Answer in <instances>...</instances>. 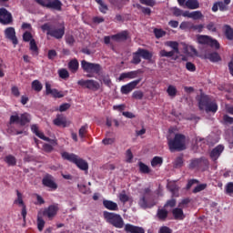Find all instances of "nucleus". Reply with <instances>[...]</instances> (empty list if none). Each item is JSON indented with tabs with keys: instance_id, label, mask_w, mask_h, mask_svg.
I'll return each instance as SVG.
<instances>
[{
	"instance_id": "nucleus-50",
	"label": "nucleus",
	"mask_w": 233,
	"mask_h": 233,
	"mask_svg": "<svg viewBox=\"0 0 233 233\" xmlns=\"http://www.w3.org/2000/svg\"><path fill=\"white\" fill-rule=\"evenodd\" d=\"M133 159H134V154H132V150L127 149L126 151V161H127V163H132Z\"/></svg>"
},
{
	"instance_id": "nucleus-18",
	"label": "nucleus",
	"mask_w": 233,
	"mask_h": 233,
	"mask_svg": "<svg viewBox=\"0 0 233 233\" xmlns=\"http://www.w3.org/2000/svg\"><path fill=\"white\" fill-rule=\"evenodd\" d=\"M201 165H205L206 167H208V160L206 158H195L191 160L189 164V168H199Z\"/></svg>"
},
{
	"instance_id": "nucleus-23",
	"label": "nucleus",
	"mask_w": 233,
	"mask_h": 233,
	"mask_svg": "<svg viewBox=\"0 0 233 233\" xmlns=\"http://www.w3.org/2000/svg\"><path fill=\"white\" fill-rule=\"evenodd\" d=\"M6 39L12 41L15 46L18 45L19 41L17 40V36H15V30H5V31Z\"/></svg>"
},
{
	"instance_id": "nucleus-13",
	"label": "nucleus",
	"mask_w": 233,
	"mask_h": 233,
	"mask_svg": "<svg viewBox=\"0 0 233 233\" xmlns=\"http://www.w3.org/2000/svg\"><path fill=\"white\" fill-rule=\"evenodd\" d=\"M46 96H52L55 99H61L65 96V93L56 88L52 89V86L49 83H46Z\"/></svg>"
},
{
	"instance_id": "nucleus-58",
	"label": "nucleus",
	"mask_w": 233,
	"mask_h": 233,
	"mask_svg": "<svg viewBox=\"0 0 233 233\" xmlns=\"http://www.w3.org/2000/svg\"><path fill=\"white\" fill-rule=\"evenodd\" d=\"M102 81H103L104 85H106V86L110 87L112 85V80L110 79V76H104L102 77Z\"/></svg>"
},
{
	"instance_id": "nucleus-32",
	"label": "nucleus",
	"mask_w": 233,
	"mask_h": 233,
	"mask_svg": "<svg viewBox=\"0 0 233 233\" xmlns=\"http://www.w3.org/2000/svg\"><path fill=\"white\" fill-rule=\"evenodd\" d=\"M186 6L189 8V10H197V8H199V2L198 0H187Z\"/></svg>"
},
{
	"instance_id": "nucleus-15",
	"label": "nucleus",
	"mask_w": 233,
	"mask_h": 233,
	"mask_svg": "<svg viewBox=\"0 0 233 233\" xmlns=\"http://www.w3.org/2000/svg\"><path fill=\"white\" fill-rule=\"evenodd\" d=\"M42 184L44 187L51 188V190H57V184L54 181V177L50 174H47L43 177Z\"/></svg>"
},
{
	"instance_id": "nucleus-42",
	"label": "nucleus",
	"mask_w": 233,
	"mask_h": 233,
	"mask_svg": "<svg viewBox=\"0 0 233 233\" xmlns=\"http://www.w3.org/2000/svg\"><path fill=\"white\" fill-rule=\"evenodd\" d=\"M173 167L174 168H181V167H183V157H177L174 163H173Z\"/></svg>"
},
{
	"instance_id": "nucleus-48",
	"label": "nucleus",
	"mask_w": 233,
	"mask_h": 233,
	"mask_svg": "<svg viewBox=\"0 0 233 233\" xmlns=\"http://www.w3.org/2000/svg\"><path fill=\"white\" fill-rule=\"evenodd\" d=\"M176 53L174 51H167V50H161L160 51V56L161 57H174V55Z\"/></svg>"
},
{
	"instance_id": "nucleus-8",
	"label": "nucleus",
	"mask_w": 233,
	"mask_h": 233,
	"mask_svg": "<svg viewBox=\"0 0 233 233\" xmlns=\"http://www.w3.org/2000/svg\"><path fill=\"white\" fill-rule=\"evenodd\" d=\"M197 41L199 43V45H208L211 48H214L215 50H219L220 45L218 40L213 39L212 37L208 35H198Z\"/></svg>"
},
{
	"instance_id": "nucleus-29",
	"label": "nucleus",
	"mask_w": 233,
	"mask_h": 233,
	"mask_svg": "<svg viewBox=\"0 0 233 233\" xmlns=\"http://www.w3.org/2000/svg\"><path fill=\"white\" fill-rule=\"evenodd\" d=\"M68 68L69 70L73 73L76 74V72H77V70H79V62L77 61V59H72L69 63H68Z\"/></svg>"
},
{
	"instance_id": "nucleus-57",
	"label": "nucleus",
	"mask_w": 233,
	"mask_h": 233,
	"mask_svg": "<svg viewBox=\"0 0 233 233\" xmlns=\"http://www.w3.org/2000/svg\"><path fill=\"white\" fill-rule=\"evenodd\" d=\"M48 59H56L57 57V52L55 49H50L47 53Z\"/></svg>"
},
{
	"instance_id": "nucleus-3",
	"label": "nucleus",
	"mask_w": 233,
	"mask_h": 233,
	"mask_svg": "<svg viewBox=\"0 0 233 233\" xmlns=\"http://www.w3.org/2000/svg\"><path fill=\"white\" fill-rule=\"evenodd\" d=\"M103 218L106 223L115 227V228H123L125 227V220H123V217L121 215L110 212L104 211Z\"/></svg>"
},
{
	"instance_id": "nucleus-26",
	"label": "nucleus",
	"mask_w": 233,
	"mask_h": 233,
	"mask_svg": "<svg viewBox=\"0 0 233 233\" xmlns=\"http://www.w3.org/2000/svg\"><path fill=\"white\" fill-rule=\"evenodd\" d=\"M46 35L56 39H62L63 35H65V30H47Z\"/></svg>"
},
{
	"instance_id": "nucleus-61",
	"label": "nucleus",
	"mask_w": 233,
	"mask_h": 233,
	"mask_svg": "<svg viewBox=\"0 0 233 233\" xmlns=\"http://www.w3.org/2000/svg\"><path fill=\"white\" fill-rule=\"evenodd\" d=\"M144 94L142 93V91H134L132 97L134 99H143Z\"/></svg>"
},
{
	"instance_id": "nucleus-2",
	"label": "nucleus",
	"mask_w": 233,
	"mask_h": 233,
	"mask_svg": "<svg viewBox=\"0 0 233 233\" xmlns=\"http://www.w3.org/2000/svg\"><path fill=\"white\" fill-rule=\"evenodd\" d=\"M187 137L183 134H176L174 138L167 141L170 152H181L187 149L186 146Z\"/></svg>"
},
{
	"instance_id": "nucleus-43",
	"label": "nucleus",
	"mask_w": 233,
	"mask_h": 233,
	"mask_svg": "<svg viewBox=\"0 0 233 233\" xmlns=\"http://www.w3.org/2000/svg\"><path fill=\"white\" fill-rule=\"evenodd\" d=\"M203 17V13L201 11H193L190 15V19H194L195 21H198V19H201Z\"/></svg>"
},
{
	"instance_id": "nucleus-1",
	"label": "nucleus",
	"mask_w": 233,
	"mask_h": 233,
	"mask_svg": "<svg viewBox=\"0 0 233 233\" xmlns=\"http://www.w3.org/2000/svg\"><path fill=\"white\" fill-rule=\"evenodd\" d=\"M138 205L141 208H152L157 205L156 196L150 187H145L140 191Z\"/></svg>"
},
{
	"instance_id": "nucleus-56",
	"label": "nucleus",
	"mask_w": 233,
	"mask_h": 233,
	"mask_svg": "<svg viewBox=\"0 0 233 233\" xmlns=\"http://www.w3.org/2000/svg\"><path fill=\"white\" fill-rule=\"evenodd\" d=\"M226 194L232 196L233 194V182H228L226 186Z\"/></svg>"
},
{
	"instance_id": "nucleus-60",
	"label": "nucleus",
	"mask_w": 233,
	"mask_h": 233,
	"mask_svg": "<svg viewBox=\"0 0 233 233\" xmlns=\"http://www.w3.org/2000/svg\"><path fill=\"white\" fill-rule=\"evenodd\" d=\"M158 233H172V228L167 226H162L159 228Z\"/></svg>"
},
{
	"instance_id": "nucleus-21",
	"label": "nucleus",
	"mask_w": 233,
	"mask_h": 233,
	"mask_svg": "<svg viewBox=\"0 0 233 233\" xmlns=\"http://www.w3.org/2000/svg\"><path fill=\"white\" fill-rule=\"evenodd\" d=\"M172 214H173L174 219L178 221H183V219H185L186 218L185 213L183 212V208H173Z\"/></svg>"
},
{
	"instance_id": "nucleus-64",
	"label": "nucleus",
	"mask_w": 233,
	"mask_h": 233,
	"mask_svg": "<svg viewBox=\"0 0 233 233\" xmlns=\"http://www.w3.org/2000/svg\"><path fill=\"white\" fill-rule=\"evenodd\" d=\"M225 35H226L227 39H228L229 41H232L233 40V30H226Z\"/></svg>"
},
{
	"instance_id": "nucleus-44",
	"label": "nucleus",
	"mask_w": 233,
	"mask_h": 233,
	"mask_svg": "<svg viewBox=\"0 0 233 233\" xmlns=\"http://www.w3.org/2000/svg\"><path fill=\"white\" fill-rule=\"evenodd\" d=\"M177 203V201L176 200V198H171L166 202V204L164 205V208H174Z\"/></svg>"
},
{
	"instance_id": "nucleus-7",
	"label": "nucleus",
	"mask_w": 233,
	"mask_h": 233,
	"mask_svg": "<svg viewBox=\"0 0 233 233\" xmlns=\"http://www.w3.org/2000/svg\"><path fill=\"white\" fill-rule=\"evenodd\" d=\"M77 85L82 86V88H87V90H91L92 92H97V90L101 88V84L94 79H80L77 81Z\"/></svg>"
},
{
	"instance_id": "nucleus-22",
	"label": "nucleus",
	"mask_w": 233,
	"mask_h": 233,
	"mask_svg": "<svg viewBox=\"0 0 233 233\" xmlns=\"http://www.w3.org/2000/svg\"><path fill=\"white\" fill-rule=\"evenodd\" d=\"M205 59H208L211 61V63H218V61H221V56L218 52L213 53H206L204 55Z\"/></svg>"
},
{
	"instance_id": "nucleus-20",
	"label": "nucleus",
	"mask_w": 233,
	"mask_h": 233,
	"mask_svg": "<svg viewBox=\"0 0 233 233\" xmlns=\"http://www.w3.org/2000/svg\"><path fill=\"white\" fill-rule=\"evenodd\" d=\"M103 207H105L106 210H111L115 212H117V210H119V206H117V203L108 199L103 200Z\"/></svg>"
},
{
	"instance_id": "nucleus-40",
	"label": "nucleus",
	"mask_w": 233,
	"mask_h": 233,
	"mask_svg": "<svg viewBox=\"0 0 233 233\" xmlns=\"http://www.w3.org/2000/svg\"><path fill=\"white\" fill-rule=\"evenodd\" d=\"M36 223H37V228H38L39 232H43V229L45 228V223H46L45 219H43V217L38 215Z\"/></svg>"
},
{
	"instance_id": "nucleus-35",
	"label": "nucleus",
	"mask_w": 233,
	"mask_h": 233,
	"mask_svg": "<svg viewBox=\"0 0 233 233\" xmlns=\"http://www.w3.org/2000/svg\"><path fill=\"white\" fill-rule=\"evenodd\" d=\"M167 94L169 97H176V96H177V88L173 85H169L167 89Z\"/></svg>"
},
{
	"instance_id": "nucleus-28",
	"label": "nucleus",
	"mask_w": 233,
	"mask_h": 233,
	"mask_svg": "<svg viewBox=\"0 0 233 233\" xmlns=\"http://www.w3.org/2000/svg\"><path fill=\"white\" fill-rule=\"evenodd\" d=\"M12 125H20V116L17 112H15L9 118L8 128H12Z\"/></svg>"
},
{
	"instance_id": "nucleus-5",
	"label": "nucleus",
	"mask_w": 233,
	"mask_h": 233,
	"mask_svg": "<svg viewBox=\"0 0 233 233\" xmlns=\"http://www.w3.org/2000/svg\"><path fill=\"white\" fill-rule=\"evenodd\" d=\"M141 57L146 59V61H151L153 57L152 52L139 47L137 52L133 53L132 65H139Z\"/></svg>"
},
{
	"instance_id": "nucleus-31",
	"label": "nucleus",
	"mask_w": 233,
	"mask_h": 233,
	"mask_svg": "<svg viewBox=\"0 0 233 233\" xmlns=\"http://www.w3.org/2000/svg\"><path fill=\"white\" fill-rule=\"evenodd\" d=\"M205 110L206 112H213V114H216V112H218V103L216 102V100H211V102L205 108Z\"/></svg>"
},
{
	"instance_id": "nucleus-14",
	"label": "nucleus",
	"mask_w": 233,
	"mask_h": 233,
	"mask_svg": "<svg viewBox=\"0 0 233 233\" xmlns=\"http://www.w3.org/2000/svg\"><path fill=\"white\" fill-rule=\"evenodd\" d=\"M59 212V207L57 205H50L47 208H45L43 211V216L48 218V219H54Z\"/></svg>"
},
{
	"instance_id": "nucleus-10",
	"label": "nucleus",
	"mask_w": 233,
	"mask_h": 233,
	"mask_svg": "<svg viewBox=\"0 0 233 233\" xmlns=\"http://www.w3.org/2000/svg\"><path fill=\"white\" fill-rule=\"evenodd\" d=\"M37 5L44 8H52L53 10H61L63 4L59 0H35Z\"/></svg>"
},
{
	"instance_id": "nucleus-6",
	"label": "nucleus",
	"mask_w": 233,
	"mask_h": 233,
	"mask_svg": "<svg viewBox=\"0 0 233 233\" xmlns=\"http://www.w3.org/2000/svg\"><path fill=\"white\" fill-rule=\"evenodd\" d=\"M81 68L84 72H86V74H100L102 70L101 65L91 63L86 60L81 61Z\"/></svg>"
},
{
	"instance_id": "nucleus-27",
	"label": "nucleus",
	"mask_w": 233,
	"mask_h": 233,
	"mask_svg": "<svg viewBox=\"0 0 233 233\" xmlns=\"http://www.w3.org/2000/svg\"><path fill=\"white\" fill-rule=\"evenodd\" d=\"M29 50L31 51L32 56H39V47H37V43L35 39H32L29 42Z\"/></svg>"
},
{
	"instance_id": "nucleus-19",
	"label": "nucleus",
	"mask_w": 233,
	"mask_h": 233,
	"mask_svg": "<svg viewBox=\"0 0 233 233\" xmlns=\"http://www.w3.org/2000/svg\"><path fill=\"white\" fill-rule=\"evenodd\" d=\"M125 232L128 233H145V228L132 224H126L124 228Z\"/></svg>"
},
{
	"instance_id": "nucleus-11",
	"label": "nucleus",
	"mask_w": 233,
	"mask_h": 233,
	"mask_svg": "<svg viewBox=\"0 0 233 233\" xmlns=\"http://www.w3.org/2000/svg\"><path fill=\"white\" fill-rule=\"evenodd\" d=\"M14 23V16L12 13L6 10V8H0V24L1 25H12Z\"/></svg>"
},
{
	"instance_id": "nucleus-39",
	"label": "nucleus",
	"mask_w": 233,
	"mask_h": 233,
	"mask_svg": "<svg viewBox=\"0 0 233 233\" xmlns=\"http://www.w3.org/2000/svg\"><path fill=\"white\" fill-rule=\"evenodd\" d=\"M138 167L141 174H150V167H148L147 164L143 162H138Z\"/></svg>"
},
{
	"instance_id": "nucleus-59",
	"label": "nucleus",
	"mask_w": 233,
	"mask_h": 233,
	"mask_svg": "<svg viewBox=\"0 0 233 233\" xmlns=\"http://www.w3.org/2000/svg\"><path fill=\"white\" fill-rule=\"evenodd\" d=\"M186 68L188 70V72H196V65H194L192 62H187Z\"/></svg>"
},
{
	"instance_id": "nucleus-34",
	"label": "nucleus",
	"mask_w": 233,
	"mask_h": 233,
	"mask_svg": "<svg viewBox=\"0 0 233 233\" xmlns=\"http://www.w3.org/2000/svg\"><path fill=\"white\" fill-rule=\"evenodd\" d=\"M31 88L35 90V92H41L43 90V84L39 80H34L31 83Z\"/></svg>"
},
{
	"instance_id": "nucleus-63",
	"label": "nucleus",
	"mask_w": 233,
	"mask_h": 233,
	"mask_svg": "<svg viewBox=\"0 0 233 233\" xmlns=\"http://www.w3.org/2000/svg\"><path fill=\"white\" fill-rule=\"evenodd\" d=\"M68 108H70V104L64 103V104L60 105L59 111L60 112H66V110H68Z\"/></svg>"
},
{
	"instance_id": "nucleus-41",
	"label": "nucleus",
	"mask_w": 233,
	"mask_h": 233,
	"mask_svg": "<svg viewBox=\"0 0 233 233\" xmlns=\"http://www.w3.org/2000/svg\"><path fill=\"white\" fill-rule=\"evenodd\" d=\"M88 132V124H86L82 126L78 131V136L81 137V139H84L85 136H86V133Z\"/></svg>"
},
{
	"instance_id": "nucleus-25",
	"label": "nucleus",
	"mask_w": 233,
	"mask_h": 233,
	"mask_svg": "<svg viewBox=\"0 0 233 233\" xmlns=\"http://www.w3.org/2000/svg\"><path fill=\"white\" fill-rule=\"evenodd\" d=\"M156 216L158 221H165L168 218V210L165 208H158Z\"/></svg>"
},
{
	"instance_id": "nucleus-33",
	"label": "nucleus",
	"mask_w": 233,
	"mask_h": 233,
	"mask_svg": "<svg viewBox=\"0 0 233 233\" xmlns=\"http://www.w3.org/2000/svg\"><path fill=\"white\" fill-rule=\"evenodd\" d=\"M30 114L23 113L20 116V127H25L27 123H30Z\"/></svg>"
},
{
	"instance_id": "nucleus-36",
	"label": "nucleus",
	"mask_w": 233,
	"mask_h": 233,
	"mask_svg": "<svg viewBox=\"0 0 233 233\" xmlns=\"http://www.w3.org/2000/svg\"><path fill=\"white\" fill-rule=\"evenodd\" d=\"M16 199H15L14 204L15 205H19V207H25V201L23 200V194L19 191L16 190Z\"/></svg>"
},
{
	"instance_id": "nucleus-53",
	"label": "nucleus",
	"mask_w": 233,
	"mask_h": 233,
	"mask_svg": "<svg viewBox=\"0 0 233 233\" xmlns=\"http://www.w3.org/2000/svg\"><path fill=\"white\" fill-rule=\"evenodd\" d=\"M141 5H146V6H156V0H139Z\"/></svg>"
},
{
	"instance_id": "nucleus-49",
	"label": "nucleus",
	"mask_w": 233,
	"mask_h": 233,
	"mask_svg": "<svg viewBox=\"0 0 233 233\" xmlns=\"http://www.w3.org/2000/svg\"><path fill=\"white\" fill-rule=\"evenodd\" d=\"M32 39H34L32 36V33L25 31L23 35V41H25V43H30Z\"/></svg>"
},
{
	"instance_id": "nucleus-45",
	"label": "nucleus",
	"mask_w": 233,
	"mask_h": 233,
	"mask_svg": "<svg viewBox=\"0 0 233 233\" xmlns=\"http://www.w3.org/2000/svg\"><path fill=\"white\" fill-rule=\"evenodd\" d=\"M58 75H59V77H61V79H68V77H70V74L65 68L60 69L58 71Z\"/></svg>"
},
{
	"instance_id": "nucleus-17",
	"label": "nucleus",
	"mask_w": 233,
	"mask_h": 233,
	"mask_svg": "<svg viewBox=\"0 0 233 233\" xmlns=\"http://www.w3.org/2000/svg\"><path fill=\"white\" fill-rule=\"evenodd\" d=\"M212 102V98L208 95L201 94L198 99V107L200 110L205 108Z\"/></svg>"
},
{
	"instance_id": "nucleus-12",
	"label": "nucleus",
	"mask_w": 233,
	"mask_h": 233,
	"mask_svg": "<svg viewBox=\"0 0 233 233\" xmlns=\"http://www.w3.org/2000/svg\"><path fill=\"white\" fill-rule=\"evenodd\" d=\"M142 79L143 78H138L137 80L129 82L127 85L122 86L120 88L121 94H124L125 96L130 94V92H132V90H134L136 86H137L141 83Z\"/></svg>"
},
{
	"instance_id": "nucleus-9",
	"label": "nucleus",
	"mask_w": 233,
	"mask_h": 233,
	"mask_svg": "<svg viewBox=\"0 0 233 233\" xmlns=\"http://www.w3.org/2000/svg\"><path fill=\"white\" fill-rule=\"evenodd\" d=\"M128 39V32L122 31L116 35H107L104 37L105 45H112L111 41H116V43H121V41H127Z\"/></svg>"
},
{
	"instance_id": "nucleus-46",
	"label": "nucleus",
	"mask_w": 233,
	"mask_h": 233,
	"mask_svg": "<svg viewBox=\"0 0 233 233\" xmlns=\"http://www.w3.org/2000/svg\"><path fill=\"white\" fill-rule=\"evenodd\" d=\"M118 198L121 201V203L124 204L128 203V201L130 200V198L128 197V195H127V193H125V191L119 194Z\"/></svg>"
},
{
	"instance_id": "nucleus-30",
	"label": "nucleus",
	"mask_w": 233,
	"mask_h": 233,
	"mask_svg": "<svg viewBox=\"0 0 233 233\" xmlns=\"http://www.w3.org/2000/svg\"><path fill=\"white\" fill-rule=\"evenodd\" d=\"M166 45L167 46L172 48V52H174L175 54H179V43L176 41H167Z\"/></svg>"
},
{
	"instance_id": "nucleus-4",
	"label": "nucleus",
	"mask_w": 233,
	"mask_h": 233,
	"mask_svg": "<svg viewBox=\"0 0 233 233\" xmlns=\"http://www.w3.org/2000/svg\"><path fill=\"white\" fill-rule=\"evenodd\" d=\"M61 156L62 158L66 159V161H69L70 163L76 165L80 170H88V163L83 158H80L77 155L64 151L61 153Z\"/></svg>"
},
{
	"instance_id": "nucleus-24",
	"label": "nucleus",
	"mask_w": 233,
	"mask_h": 233,
	"mask_svg": "<svg viewBox=\"0 0 233 233\" xmlns=\"http://www.w3.org/2000/svg\"><path fill=\"white\" fill-rule=\"evenodd\" d=\"M53 123L56 127H63L65 128L66 127V117L63 115H57Z\"/></svg>"
},
{
	"instance_id": "nucleus-37",
	"label": "nucleus",
	"mask_w": 233,
	"mask_h": 233,
	"mask_svg": "<svg viewBox=\"0 0 233 233\" xmlns=\"http://www.w3.org/2000/svg\"><path fill=\"white\" fill-rule=\"evenodd\" d=\"M5 161L9 167H15V165H17V160L15 159V157L12 155L6 156Z\"/></svg>"
},
{
	"instance_id": "nucleus-16",
	"label": "nucleus",
	"mask_w": 233,
	"mask_h": 233,
	"mask_svg": "<svg viewBox=\"0 0 233 233\" xmlns=\"http://www.w3.org/2000/svg\"><path fill=\"white\" fill-rule=\"evenodd\" d=\"M223 150H225V146L223 145L217 146L209 153L210 159H212V161H216L217 159H219V157L221 156V154H223Z\"/></svg>"
},
{
	"instance_id": "nucleus-47",
	"label": "nucleus",
	"mask_w": 233,
	"mask_h": 233,
	"mask_svg": "<svg viewBox=\"0 0 233 233\" xmlns=\"http://www.w3.org/2000/svg\"><path fill=\"white\" fill-rule=\"evenodd\" d=\"M198 183H199V180H198L196 178L187 180V184L186 186V190H190V188H192V187H194V185H198Z\"/></svg>"
},
{
	"instance_id": "nucleus-51",
	"label": "nucleus",
	"mask_w": 233,
	"mask_h": 233,
	"mask_svg": "<svg viewBox=\"0 0 233 233\" xmlns=\"http://www.w3.org/2000/svg\"><path fill=\"white\" fill-rule=\"evenodd\" d=\"M207 188V184H200L198 185L194 189H193V194H198V192H203Z\"/></svg>"
},
{
	"instance_id": "nucleus-62",
	"label": "nucleus",
	"mask_w": 233,
	"mask_h": 233,
	"mask_svg": "<svg viewBox=\"0 0 233 233\" xmlns=\"http://www.w3.org/2000/svg\"><path fill=\"white\" fill-rule=\"evenodd\" d=\"M138 8L141 9L142 14H144L145 15H150V14H152V10L149 7H143L141 5H138Z\"/></svg>"
},
{
	"instance_id": "nucleus-55",
	"label": "nucleus",
	"mask_w": 233,
	"mask_h": 233,
	"mask_svg": "<svg viewBox=\"0 0 233 233\" xmlns=\"http://www.w3.org/2000/svg\"><path fill=\"white\" fill-rule=\"evenodd\" d=\"M154 34L157 39H161V37L167 35V32H165L164 30H154Z\"/></svg>"
},
{
	"instance_id": "nucleus-52",
	"label": "nucleus",
	"mask_w": 233,
	"mask_h": 233,
	"mask_svg": "<svg viewBox=\"0 0 233 233\" xmlns=\"http://www.w3.org/2000/svg\"><path fill=\"white\" fill-rule=\"evenodd\" d=\"M138 74H141V69L127 72L128 79H136Z\"/></svg>"
},
{
	"instance_id": "nucleus-38",
	"label": "nucleus",
	"mask_w": 233,
	"mask_h": 233,
	"mask_svg": "<svg viewBox=\"0 0 233 233\" xmlns=\"http://www.w3.org/2000/svg\"><path fill=\"white\" fill-rule=\"evenodd\" d=\"M163 165V157H154L151 160V167H161Z\"/></svg>"
},
{
	"instance_id": "nucleus-54",
	"label": "nucleus",
	"mask_w": 233,
	"mask_h": 233,
	"mask_svg": "<svg viewBox=\"0 0 233 233\" xmlns=\"http://www.w3.org/2000/svg\"><path fill=\"white\" fill-rule=\"evenodd\" d=\"M43 150H44V152L50 154L51 152H54V147L50 144H44Z\"/></svg>"
}]
</instances>
